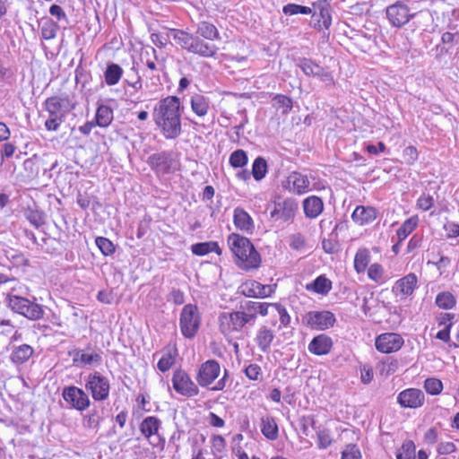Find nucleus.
I'll return each instance as SVG.
<instances>
[{
    "mask_svg": "<svg viewBox=\"0 0 459 459\" xmlns=\"http://www.w3.org/2000/svg\"><path fill=\"white\" fill-rule=\"evenodd\" d=\"M62 398L68 408L78 411H84L91 406L89 394L83 389L75 385L64 387Z\"/></svg>",
    "mask_w": 459,
    "mask_h": 459,
    "instance_id": "nucleus-9",
    "label": "nucleus"
},
{
    "mask_svg": "<svg viewBox=\"0 0 459 459\" xmlns=\"http://www.w3.org/2000/svg\"><path fill=\"white\" fill-rule=\"evenodd\" d=\"M315 10H318L319 19L314 24V28L321 30L323 29H329L332 24V17L330 13V6L326 0H318L313 3Z\"/></svg>",
    "mask_w": 459,
    "mask_h": 459,
    "instance_id": "nucleus-22",
    "label": "nucleus"
},
{
    "mask_svg": "<svg viewBox=\"0 0 459 459\" xmlns=\"http://www.w3.org/2000/svg\"><path fill=\"white\" fill-rule=\"evenodd\" d=\"M342 459H361V453L357 445H347L342 452Z\"/></svg>",
    "mask_w": 459,
    "mask_h": 459,
    "instance_id": "nucleus-56",
    "label": "nucleus"
},
{
    "mask_svg": "<svg viewBox=\"0 0 459 459\" xmlns=\"http://www.w3.org/2000/svg\"><path fill=\"white\" fill-rule=\"evenodd\" d=\"M171 382L174 390L180 395L194 397L198 395L200 392L198 385H196L183 369L174 371Z\"/></svg>",
    "mask_w": 459,
    "mask_h": 459,
    "instance_id": "nucleus-11",
    "label": "nucleus"
},
{
    "mask_svg": "<svg viewBox=\"0 0 459 459\" xmlns=\"http://www.w3.org/2000/svg\"><path fill=\"white\" fill-rule=\"evenodd\" d=\"M305 320L311 329L324 331L332 327L336 318L331 311L322 310L308 312L305 316Z\"/></svg>",
    "mask_w": 459,
    "mask_h": 459,
    "instance_id": "nucleus-15",
    "label": "nucleus"
},
{
    "mask_svg": "<svg viewBox=\"0 0 459 459\" xmlns=\"http://www.w3.org/2000/svg\"><path fill=\"white\" fill-rule=\"evenodd\" d=\"M268 305H269V307H273L277 310L281 325H283L284 326H287L290 325V316L288 314V312L284 307H282L281 305L277 304V303H268Z\"/></svg>",
    "mask_w": 459,
    "mask_h": 459,
    "instance_id": "nucleus-60",
    "label": "nucleus"
},
{
    "mask_svg": "<svg viewBox=\"0 0 459 459\" xmlns=\"http://www.w3.org/2000/svg\"><path fill=\"white\" fill-rule=\"evenodd\" d=\"M418 287V277L415 273H411L397 280L392 289L395 297L400 300H404L412 296Z\"/></svg>",
    "mask_w": 459,
    "mask_h": 459,
    "instance_id": "nucleus-16",
    "label": "nucleus"
},
{
    "mask_svg": "<svg viewBox=\"0 0 459 459\" xmlns=\"http://www.w3.org/2000/svg\"><path fill=\"white\" fill-rule=\"evenodd\" d=\"M274 339V333L272 329L269 327L263 325L261 326L256 333L255 342L258 347V349L264 352L267 353L270 351L272 342Z\"/></svg>",
    "mask_w": 459,
    "mask_h": 459,
    "instance_id": "nucleus-26",
    "label": "nucleus"
},
{
    "mask_svg": "<svg viewBox=\"0 0 459 459\" xmlns=\"http://www.w3.org/2000/svg\"><path fill=\"white\" fill-rule=\"evenodd\" d=\"M220 375V363L215 359H208L199 366L195 380L201 387H209Z\"/></svg>",
    "mask_w": 459,
    "mask_h": 459,
    "instance_id": "nucleus-13",
    "label": "nucleus"
},
{
    "mask_svg": "<svg viewBox=\"0 0 459 459\" xmlns=\"http://www.w3.org/2000/svg\"><path fill=\"white\" fill-rule=\"evenodd\" d=\"M333 348V340L330 336L321 333L315 336L308 343L307 350L316 356L328 354Z\"/></svg>",
    "mask_w": 459,
    "mask_h": 459,
    "instance_id": "nucleus-21",
    "label": "nucleus"
},
{
    "mask_svg": "<svg viewBox=\"0 0 459 459\" xmlns=\"http://www.w3.org/2000/svg\"><path fill=\"white\" fill-rule=\"evenodd\" d=\"M261 432L269 440H275L278 437V425L272 416H265L261 419Z\"/></svg>",
    "mask_w": 459,
    "mask_h": 459,
    "instance_id": "nucleus-33",
    "label": "nucleus"
},
{
    "mask_svg": "<svg viewBox=\"0 0 459 459\" xmlns=\"http://www.w3.org/2000/svg\"><path fill=\"white\" fill-rule=\"evenodd\" d=\"M170 34L176 43L188 53L204 58L215 57L218 53L219 48L216 45L186 30L172 29Z\"/></svg>",
    "mask_w": 459,
    "mask_h": 459,
    "instance_id": "nucleus-4",
    "label": "nucleus"
},
{
    "mask_svg": "<svg viewBox=\"0 0 459 459\" xmlns=\"http://www.w3.org/2000/svg\"><path fill=\"white\" fill-rule=\"evenodd\" d=\"M244 373L250 380L257 381L262 379V368L257 364H249L246 367Z\"/></svg>",
    "mask_w": 459,
    "mask_h": 459,
    "instance_id": "nucleus-58",
    "label": "nucleus"
},
{
    "mask_svg": "<svg viewBox=\"0 0 459 459\" xmlns=\"http://www.w3.org/2000/svg\"><path fill=\"white\" fill-rule=\"evenodd\" d=\"M309 180L306 175L292 172L287 178L285 186L296 194H304L309 190Z\"/></svg>",
    "mask_w": 459,
    "mask_h": 459,
    "instance_id": "nucleus-23",
    "label": "nucleus"
},
{
    "mask_svg": "<svg viewBox=\"0 0 459 459\" xmlns=\"http://www.w3.org/2000/svg\"><path fill=\"white\" fill-rule=\"evenodd\" d=\"M34 349L29 344H21L13 346L9 356L12 363L14 365H22L27 362L33 355Z\"/></svg>",
    "mask_w": 459,
    "mask_h": 459,
    "instance_id": "nucleus-25",
    "label": "nucleus"
},
{
    "mask_svg": "<svg viewBox=\"0 0 459 459\" xmlns=\"http://www.w3.org/2000/svg\"><path fill=\"white\" fill-rule=\"evenodd\" d=\"M148 163L159 172L169 173L176 169L177 162L169 152H161L151 155Z\"/></svg>",
    "mask_w": 459,
    "mask_h": 459,
    "instance_id": "nucleus-20",
    "label": "nucleus"
},
{
    "mask_svg": "<svg viewBox=\"0 0 459 459\" xmlns=\"http://www.w3.org/2000/svg\"><path fill=\"white\" fill-rule=\"evenodd\" d=\"M306 290L316 294L327 295L332 290V281L325 275H320L310 283H307Z\"/></svg>",
    "mask_w": 459,
    "mask_h": 459,
    "instance_id": "nucleus-30",
    "label": "nucleus"
},
{
    "mask_svg": "<svg viewBox=\"0 0 459 459\" xmlns=\"http://www.w3.org/2000/svg\"><path fill=\"white\" fill-rule=\"evenodd\" d=\"M95 243L101 254L105 256L111 255L116 251L113 242L105 237H97Z\"/></svg>",
    "mask_w": 459,
    "mask_h": 459,
    "instance_id": "nucleus-46",
    "label": "nucleus"
},
{
    "mask_svg": "<svg viewBox=\"0 0 459 459\" xmlns=\"http://www.w3.org/2000/svg\"><path fill=\"white\" fill-rule=\"evenodd\" d=\"M191 251L195 255H205L209 253L215 252L218 255L221 254V248L217 242L208 241L196 243L191 246Z\"/></svg>",
    "mask_w": 459,
    "mask_h": 459,
    "instance_id": "nucleus-36",
    "label": "nucleus"
},
{
    "mask_svg": "<svg viewBox=\"0 0 459 459\" xmlns=\"http://www.w3.org/2000/svg\"><path fill=\"white\" fill-rule=\"evenodd\" d=\"M113 120V110L107 105H100L96 111V124L100 127H106Z\"/></svg>",
    "mask_w": 459,
    "mask_h": 459,
    "instance_id": "nucleus-38",
    "label": "nucleus"
},
{
    "mask_svg": "<svg viewBox=\"0 0 459 459\" xmlns=\"http://www.w3.org/2000/svg\"><path fill=\"white\" fill-rule=\"evenodd\" d=\"M377 211L375 207L370 205H359L352 212V220L359 224L365 225L372 222L377 219Z\"/></svg>",
    "mask_w": 459,
    "mask_h": 459,
    "instance_id": "nucleus-24",
    "label": "nucleus"
},
{
    "mask_svg": "<svg viewBox=\"0 0 459 459\" xmlns=\"http://www.w3.org/2000/svg\"><path fill=\"white\" fill-rule=\"evenodd\" d=\"M234 224L238 229L246 232H250L254 229L251 216L241 208H237L234 211Z\"/></svg>",
    "mask_w": 459,
    "mask_h": 459,
    "instance_id": "nucleus-31",
    "label": "nucleus"
},
{
    "mask_svg": "<svg viewBox=\"0 0 459 459\" xmlns=\"http://www.w3.org/2000/svg\"><path fill=\"white\" fill-rule=\"evenodd\" d=\"M403 342V338L400 334L385 333L376 338L375 346L382 353H392L399 351Z\"/></svg>",
    "mask_w": 459,
    "mask_h": 459,
    "instance_id": "nucleus-17",
    "label": "nucleus"
},
{
    "mask_svg": "<svg viewBox=\"0 0 459 459\" xmlns=\"http://www.w3.org/2000/svg\"><path fill=\"white\" fill-rule=\"evenodd\" d=\"M275 290V285L262 284L259 282V288L256 292L255 298L264 299L270 297Z\"/></svg>",
    "mask_w": 459,
    "mask_h": 459,
    "instance_id": "nucleus-62",
    "label": "nucleus"
},
{
    "mask_svg": "<svg viewBox=\"0 0 459 459\" xmlns=\"http://www.w3.org/2000/svg\"><path fill=\"white\" fill-rule=\"evenodd\" d=\"M273 107L281 109L283 115L288 114L293 107L292 100L282 94H277L273 99Z\"/></svg>",
    "mask_w": 459,
    "mask_h": 459,
    "instance_id": "nucleus-41",
    "label": "nucleus"
},
{
    "mask_svg": "<svg viewBox=\"0 0 459 459\" xmlns=\"http://www.w3.org/2000/svg\"><path fill=\"white\" fill-rule=\"evenodd\" d=\"M209 108V100L204 96L195 94L191 97V108L198 117H204Z\"/></svg>",
    "mask_w": 459,
    "mask_h": 459,
    "instance_id": "nucleus-37",
    "label": "nucleus"
},
{
    "mask_svg": "<svg viewBox=\"0 0 459 459\" xmlns=\"http://www.w3.org/2000/svg\"><path fill=\"white\" fill-rule=\"evenodd\" d=\"M370 252L368 248H359L356 252L354 257V269L358 273H362L366 271L368 264L370 263Z\"/></svg>",
    "mask_w": 459,
    "mask_h": 459,
    "instance_id": "nucleus-35",
    "label": "nucleus"
},
{
    "mask_svg": "<svg viewBox=\"0 0 459 459\" xmlns=\"http://www.w3.org/2000/svg\"><path fill=\"white\" fill-rule=\"evenodd\" d=\"M416 226L417 219L410 218L406 220L396 231L399 242L404 240L415 230Z\"/></svg>",
    "mask_w": 459,
    "mask_h": 459,
    "instance_id": "nucleus-45",
    "label": "nucleus"
},
{
    "mask_svg": "<svg viewBox=\"0 0 459 459\" xmlns=\"http://www.w3.org/2000/svg\"><path fill=\"white\" fill-rule=\"evenodd\" d=\"M153 120L166 139H176L182 132L180 100L176 96H168L155 105Z\"/></svg>",
    "mask_w": 459,
    "mask_h": 459,
    "instance_id": "nucleus-2",
    "label": "nucleus"
},
{
    "mask_svg": "<svg viewBox=\"0 0 459 459\" xmlns=\"http://www.w3.org/2000/svg\"><path fill=\"white\" fill-rule=\"evenodd\" d=\"M102 420V411L97 408H93L88 413L83 415L82 426L86 429H91L97 432Z\"/></svg>",
    "mask_w": 459,
    "mask_h": 459,
    "instance_id": "nucleus-32",
    "label": "nucleus"
},
{
    "mask_svg": "<svg viewBox=\"0 0 459 459\" xmlns=\"http://www.w3.org/2000/svg\"><path fill=\"white\" fill-rule=\"evenodd\" d=\"M195 35L211 41L221 39V35L216 26L204 21L197 24Z\"/></svg>",
    "mask_w": 459,
    "mask_h": 459,
    "instance_id": "nucleus-29",
    "label": "nucleus"
},
{
    "mask_svg": "<svg viewBox=\"0 0 459 459\" xmlns=\"http://www.w3.org/2000/svg\"><path fill=\"white\" fill-rule=\"evenodd\" d=\"M305 214L309 218L317 217L324 209V203H303Z\"/></svg>",
    "mask_w": 459,
    "mask_h": 459,
    "instance_id": "nucleus-53",
    "label": "nucleus"
},
{
    "mask_svg": "<svg viewBox=\"0 0 459 459\" xmlns=\"http://www.w3.org/2000/svg\"><path fill=\"white\" fill-rule=\"evenodd\" d=\"M7 303L12 311L23 316L29 320H39L44 316L43 307L27 298L19 295H9Z\"/></svg>",
    "mask_w": 459,
    "mask_h": 459,
    "instance_id": "nucleus-5",
    "label": "nucleus"
},
{
    "mask_svg": "<svg viewBox=\"0 0 459 459\" xmlns=\"http://www.w3.org/2000/svg\"><path fill=\"white\" fill-rule=\"evenodd\" d=\"M435 303L442 309H451L455 306L456 299L450 291H442L437 295Z\"/></svg>",
    "mask_w": 459,
    "mask_h": 459,
    "instance_id": "nucleus-40",
    "label": "nucleus"
},
{
    "mask_svg": "<svg viewBox=\"0 0 459 459\" xmlns=\"http://www.w3.org/2000/svg\"><path fill=\"white\" fill-rule=\"evenodd\" d=\"M49 13L56 17L57 22H64L65 24L68 23V18L61 6L52 4L49 8Z\"/></svg>",
    "mask_w": 459,
    "mask_h": 459,
    "instance_id": "nucleus-61",
    "label": "nucleus"
},
{
    "mask_svg": "<svg viewBox=\"0 0 459 459\" xmlns=\"http://www.w3.org/2000/svg\"><path fill=\"white\" fill-rule=\"evenodd\" d=\"M228 244L238 260V267L249 271L260 266L261 256L247 238L232 233L228 238Z\"/></svg>",
    "mask_w": 459,
    "mask_h": 459,
    "instance_id": "nucleus-3",
    "label": "nucleus"
},
{
    "mask_svg": "<svg viewBox=\"0 0 459 459\" xmlns=\"http://www.w3.org/2000/svg\"><path fill=\"white\" fill-rule=\"evenodd\" d=\"M425 402L423 392L417 388H408L402 391L397 396V403L403 408L417 409Z\"/></svg>",
    "mask_w": 459,
    "mask_h": 459,
    "instance_id": "nucleus-19",
    "label": "nucleus"
},
{
    "mask_svg": "<svg viewBox=\"0 0 459 459\" xmlns=\"http://www.w3.org/2000/svg\"><path fill=\"white\" fill-rule=\"evenodd\" d=\"M447 238H454L459 236V225L455 222H448L444 225Z\"/></svg>",
    "mask_w": 459,
    "mask_h": 459,
    "instance_id": "nucleus-63",
    "label": "nucleus"
},
{
    "mask_svg": "<svg viewBox=\"0 0 459 459\" xmlns=\"http://www.w3.org/2000/svg\"><path fill=\"white\" fill-rule=\"evenodd\" d=\"M289 245L293 250L301 251L306 247V238L300 233H294L289 238Z\"/></svg>",
    "mask_w": 459,
    "mask_h": 459,
    "instance_id": "nucleus-55",
    "label": "nucleus"
},
{
    "mask_svg": "<svg viewBox=\"0 0 459 459\" xmlns=\"http://www.w3.org/2000/svg\"><path fill=\"white\" fill-rule=\"evenodd\" d=\"M247 160L248 159L246 152L238 149L230 154L229 162L233 168H242L247 165Z\"/></svg>",
    "mask_w": 459,
    "mask_h": 459,
    "instance_id": "nucleus-47",
    "label": "nucleus"
},
{
    "mask_svg": "<svg viewBox=\"0 0 459 459\" xmlns=\"http://www.w3.org/2000/svg\"><path fill=\"white\" fill-rule=\"evenodd\" d=\"M317 446L320 449H325L332 444L330 431L326 429H320L317 433Z\"/></svg>",
    "mask_w": 459,
    "mask_h": 459,
    "instance_id": "nucleus-57",
    "label": "nucleus"
},
{
    "mask_svg": "<svg viewBox=\"0 0 459 459\" xmlns=\"http://www.w3.org/2000/svg\"><path fill=\"white\" fill-rule=\"evenodd\" d=\"M385 13L389 22L395 28H402L417 15L416 13H411L409 7L401 2L389 5Z\"/></svg>",
    "mask_w": 459,
    "mask_h": 459,
    "instance_id": "nucleus-14",
    "label": "nucleus"
},
{
    "mask_svg": "<svg viewBox=\"0 0 459 459\" xmlns=\"http://www.w3.org/2000/svg\"><path fill=\"white\" fill-rule=\"evenodd\" d=\"M226 447V441L221 435H215L212 437V452L215 457H221Z\"/></svg>",
    "mask_w": 459,
    "mask_h": 459,
    "instance_id": "nucleus-52",
    "label": "nucleus"
},
{
    "mask_svg": "<svg viewBox=\"0 0 459 459\" xmlns=\"http://www.w3.org/2000/svg\"><path fill=\"white\" fill-rule=\"evenodd\" d=\"M161 420L156 416H148L140 424V431L153 447L162 449L165 438L160 433Z\"/></svg>",
    "mask_w": 459,
    "mask_h": 459,
    "instance_id": "nucleus-10",
    "label": "nucleus"
},
{
    "mask_svg": "<svg viewBox=\"0 0 459 459\" xmlns=\"http://www.w3.org/2000/svg\"><path fill=\"white\" fill-rule=\"evenodd\" d=\"M368 278L375 282H381L384 276V268L380 264H372L368 269Z\"/></svg>",
    "mask_w": 459,
    "mask_h": 459,
    "instance_id": "nucleus-54",
    "label": "nucleus"
},
{
    "mask_svg": "<svg viewBox=\"0 0 459 459\" xmlns=\"http://www.w3.org/2000/svg\"><path fill=\"white\" fill-rule=\"evenodd\" d=\"M266 210L274 221H286L294 217L298 205L297 203H272Z\"/></svg>",
    "mask_w": 459,
    "mask_h": 459,
    "instance_id": "nucleus-18",
    "label": "nucleus"
},
{
    "mask_svg": "<svg viewBox=\"0 0 459 459\" xmlns=\"http://www.w3.org/2000/svg\"><path fill=\"white\" fill-rule=\"evenodd\" d=\"M201 326V314L195 304H186L183 307L179 316V328L182 335L186 339H193Z\"/></svg>",
    "mask_w": 459,
    "mask_h": 459,
    "instance_id": "nucleus-6",
    "label": "nucleus"
},
{
    "mask_svg": "<svg viewBox=\"0 0 459 459\" xmlns=\"http://www.w3.org/2000/svg\"><path fill=\"white\" fill-rule=\"evenodd\" d=\"M297 66L307 76H313L320 79L326 86L334 84L332 74L326 69L316 64L310 58L300 57L297 60Z\"/></svg>",
    "mask_w": 459,
    "mask_h": 459,
    "instance_id": "nucleus-12",
    "label": "nucleus"
},
{
    "mask_svg": "<svg viewBox=\"0 0 459 459\" xmlns=\"http://www.w3.org/2000/svg\"><path fill=\"white\" fill-rule=\"evenodd\" d=\"M24 215L37 228L46 223L47 213L38 206L37 203L30 204L24 210Z\"/></svg>",
    "mask_w": 459,
    "mask_h": 459,
    "instance_id": "nucleus-28",
    "label": "nucleus"
},
{
    "mask_svg": "<svg viewBox=\"0 0 459 459\" xmlns=\"http://www.w3.org/2000/svg\"><path fill=\"white\" fill-rule=\"evenodd\" d=\"M42 164V160L37 155L26 160L23 163L25 169L30 171L31 177L39 176V169Z\"/></svg>",
    "mask_w": 459,
    "mask_h": 459,
    "instance_id": "nucleus-51",
    "label": "nucleus"
},
{
    "mask_svg": "<svg viewBox=\"0 0 459 459\" xmlns=\"http://www.w3.org/2000/svg\"><path fill=\"white\" fill-rule=\"evenodd\" d=\"M416 446L411 440L405 441L396 452V459H415Z\"/></svg>",
    "mask_w": 459,
    "mask_h": 459,
    "instance_id": "nucleus-43",
    "label": "nucleus"
},
{
    "mask_svg": "<svg viewBox=\"0 0 459 459\" xmlns=\"http://www.w3.org/2000/svg\"><path fill=\"white\" fill-rule=\"evenodd\" d=\"M89 351H91L90 347L84 350L75 351L74 357L73 359L74 364L81 363L85 366L92 364L100 365L102 361L100 354L93 351L88 352Z\"/></svg>",
    "mask_w": 459,
    "mask_h": 459,
    "instance_id": "nucleus-27",
    "label": "nucleus"
},
{
    "mask_svg": "<svg viewBox=\"0 0 459 459\" xmlns=\"http://www.w3.org/2000/svg\"><path fill=\"white\" fill-rule=\"evenodd\" d=\"M424 389L431 395L439 394L443 390L442 382L435 377L427 378L424 382Z\"/></svg>",
    "mask_w": 459,
    "mask_h": 459,
    "instance_id": "nucleus-50",
    "label": "nucleus"
},
{
    "mask_svg": "<svg viewBox=\"0 0 459 459\" xmlns=\"http://www.w3.org/2000/svg\"><path fill=\"white\" fill-rule=\"evenodd\" d=\"M45 107L48 113V118L45 122L46 128L48 131H57L67 112L65 100L57 96L48 98Z\"/></svg>",
    "mask_w": 459,
    "mask_h": 459,
    "instance_id": "nucleus-7",
    "label": "nucleus"
},
{
    "mask_svg": "<svg viewBox=\"0 0 459 459\" xmlns=\"http://www.w3.org/2000/svg\"><path fill=\"white\" fill-rule=\"evenodd\" d=\"M267 173V162L262 157H257L252 165V175L257 181L263 179Z\"/></svg>",
    "mask_w": 459,
    "mask_h": 459,
    "instance_id": "nucleus-44",
    "label": "nucleus"
},
{
    "mask_svg": "<svg viewBox=\"0 0 459 459\" xmlns=\"http://www.w3.org/2000/svg\"><path fill=\"white\" fill-rule=\"evenodd\" d=\"M177 351L167 350L162 353V356L157 363V368L160 372L168 371L175 363Z\"/></svg>",
    "mask_w": 459,
    "mask_h": 459,
    "instance_id": "nucleus-39",
    "label": "nucleus"
},
{
    "mask_svg": "<svg viewBox=\"0 0 459 459\" xmlns=\"http://www.w3.org/2000/svg\"><path fill=\"white\" fill-rule=\"evenodd\" d=\"M123 75V69L120 65L111 63L108 64L104 72L105 82L108 86L118 83Z\"/></svg>",
    "mask_w": 459,
    "mask_h": 459,
    "instance_id": "nucleus-34",
    "label": "nucleus"
},
{
    "mask_svg": "<svg viewBox=\"0 0 459 459\" xmlns=\"http://www.w3.org/2000/svg\"><path fill=\"white\" fill-rule=\"evenodd\" d=\"M268 309L267 302L248 300L241 303L239 310L220 314L218 318L220 331L225 337H231L240 333L246 325L253 326L257 315L265 316Z\"/></svg>",
    "mask_w": 459,
    "mask_h": 459,
    "instance_id": "nucleus-1",
    "label": "nucleus"
},
{
    "mask_svg": "<svg viewBox=\"0 0 459 459\" xmlns=\"http://www.w3.org/2000/svg\"><path fill=\"white\" fill-rule=\"evenodd\" d=\"M58 25L51 20H47L41 26V36L44 39L49 40L56 36Z\"/></svg>",
    "mask_w": 459,
    "mask_h": 459,
    "instance_id": "nucleus-48",
    "label": "nucleus"
},
{
    "mask_svg": "<svg viewBox=\"0 0 459 459\" xmlns=\"http://www.w3.org/2000/svg\"><path fill=\"white\" fill-rule=\"evenodd\" d=\"M259 282L254 280L245 281L239 286V292L245 297L255 298Z\"/></svg>",
    "mask_w": 459,
    "mask_h": 459,
    "instance_id": "nucleus-49",
    "label": "nucleus"
},
{
    "mask_svg": "<svg viewBox=\"0 0 459 459\" xmlns=\"http://www.w3.org/2000/svg\"><path fill=\"white\" fill-rule=\"evenodd\" d=\"M85 389L95 402H103L109 397L110 383L108 377L99 372L91 373L85 380Z\"/></svg>",
    "mask_w": 459,
    "mask_h": 459,
    "instance_id": "nucleus-8",
    "label": "nucleus"
},
{
    "mask_svg": "<svg viewBox=\"0 0 459 459\" xmlns=\"http://www.w3.org/2000/svg\"><path fill=\"white\" fill-rule=\"evenodd\" d=\"M428 264H432L436 266V268L439 272L440 276H444L445 273H446V269L451 264V259L448 256L441 255L437 262L433 261H428Z\"/></svg>",
    "mask_w": 459,
    "mask_h": 459,
    "instance_id": "nucleus-59",
    "label": "nucleus"
},
{
    "mask_svg": "<svg viewBox=\"0 0 459 459\" xmlns=\"http://www.w3.org/2000/svg\"><path fill=\"white\" fill-rule=\"evenodd\" d=\"M322 247L327 254H334L339 250L338 243L333 239H324L322 241Z\"/></svg>",
    "mask_w": 459,
    "mask_h": 459,
    "instance_id": "nucleus-64",
    "label": "nucleus"
},
{
    "mask_svg": "<svg viewBox=\"0 0 459 459\" xmlns=\"http://www.w3.org/2000/svg\"><path fill=\"white\" fill-rule=\"evenodd\" d=\"M282 12L286 15H294V14H312V17L317 16L316 12H313V9L307 6L297 4H288L283 6Z\"/></svg>",
    "mask_w": 459,
    "mask_h": 459,
    "instance_id": "nucleus-42",
    "label": "nucleus"
}]
</instances>
